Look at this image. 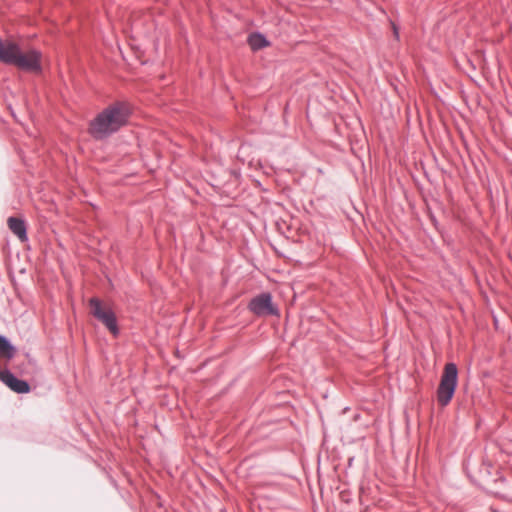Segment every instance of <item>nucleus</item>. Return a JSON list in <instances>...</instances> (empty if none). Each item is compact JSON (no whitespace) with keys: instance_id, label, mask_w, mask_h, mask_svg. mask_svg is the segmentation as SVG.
I'll use <instances>...</instances> for the list:
<instances>
[{"instance_id":"nucleus-9","label":"nucleus","mask_w":512,"mask_h":512,"mask_svg":"<svg viewBox=\"0 0 512 512\" xmlns=\"http://www.w3.org/2000/svg\"><path fill=\"white\" fill-rule=\"evenodd\" d=\"M248 43L253 50H259L268 45L266 39L260 34H252L248 38Z\"/></svg>"},{"instance_id":"nucleus-6","label":"nucleus","mask_w":512,"mask_h":512,"mask_svg":"<svg viewBox=\"0 0 512 512\" xmlns=\"http://www.w3.org/2000/svg\"><path fill=\"white\" fill-rule=\"evenodd\" d=\"M0 380L17 393H28L29 384L16 378L10 371L0 368Z\"/></svg>"},{"instance_id":"nucleus-8","label":"nucleus","mask_w":512,"mask_h":512,"mask_svg":"<svg viewBox=\"0 0 512 512\" xmlns=\"http://www.w3.org/2000/svg\"><path fill=\"white\" fill-rule=\"evenodd\" d=\"M14 354L15 348L5 337L0 336V358L11 359Z\"/></svg>"},{"instance_id":"nucleus-1","label":"nucleus","mask_w":512,"mask_h":512,"mask_svg":"<svg viewBox=\"0 0 512 512\" xmlns=\"http://www.w3.org/2000/svg\"><path fill=\"white\" fill-rule=\"evenodd\" d=\"M129 108L125 103H115L101 111L89 125V133L95 139H104L126 125Z\"/></svg>"},{"instance_id":"nucleus-5","label":"nucleus","mask_w":512,"mask_h":512,"mask_svg":"<svg viewBox=\"0 0 512 512\" xmlns=\"http://www.w3.org/2000/svg\"><path fill=\"white\" fill-rule=\"evenodd\" d=\"M248 309L259 317L279 315L278 308L273 303L270 293H262L253 297L248 304Z\"/></svg>"},{"instance_id":"nucleus-4","label":"nucleus","mask_w":512,"mask_h":512,"mask_svg":"<svg viewBox=\"0 0 512 512\" xmlns=\"http://www.w3.org/2000/svg\"><path fill=\"white\" fill-rule=\"evenodd\" d=\"M92 315L101 321L107 329L113 334H118V327L114 312L102 303L97 298H91L89 301Z\"/></svg>"},{"instance_id":"nucleus-7","label":"nucleus","mask_w":512,"mask_h":512,"mask_svg":"<svg viewBox=\"0 0 512 512\" xmlns=\"http://www.w3.org/2000/svg\"><path fill=\"white\" fill-rule=\"evenodd\" d=\"M9 229L19 238L21 242L27 240L26 225L22 219L10 217L7 220Z\"/></svg>"},{"instance_id":"nucleus-3","label":"nucleus","mask_w":512,"mask_h":512,"mask_svg":"<svg viewBox=\"0 0 512 512\" xmlns=\"http://www.w3.org/2000/svg\"><path fill=\"white\" fill-rule=\"evenodd\" d=\"M458 369L454 363H447L444 367L440 384L437 389L438 403L445 407L449 404L457 387Z\"/></svg>"},{"instance_id":"nucleus-2","label":"nucleus","mask_w":512,"mask_h":512,"mask_svg":"<svg viewBox=\"0 0 512 512\" xmlns=\"http://www.w3.org/2000/svg\"><path fill=\"white\" fill-rule=\"evenodd\" d=\"M42 55L39 51L30 49L23 51L20 46L11 39H0V62L12 64L19 69L39 73Z\"/></svg>"}]
</instances>
